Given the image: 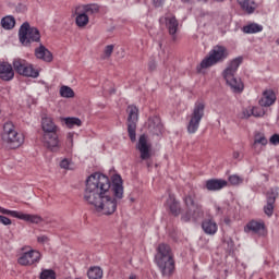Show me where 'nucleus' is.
<instances>
[{"instance_id": "1", "label": "nucleus", "mask_w": 279, "mask_h": 279, "mask_svg": "<svg viewBox=\"0 0 279 279\" xmlns=\"http://www.w3.org/2000/svg\"><path fill=\"white\" fill-rule=\"evenodd\" d=\"M110 179L95 172L86 180L84 201L94 206L96 213L101 215H114L119 199H123V179L119 174H113Z\"/></svg>"}, {"instance_id": "2", "label": "nucleus", "mask_w": 279, "mask_h": 279, "mask_svg": "<svg viewBox=\"0 0 279 279\" xmlns=\"http://www.w3.org/2000/svg\"><path fill=\"white\" fill-rule=\"evenodd\" d=\"M155 263L159 267L162 276L169 277L175 271V260L173 259V251L166 243H160L156 248Z\"/></svg>"}, {"instance_id": "3", "label": "nucleus", "mask_w": 279, "mask_h": 279, "mask_svg": "<svg viewBox=\"0 0 279 279\" xmlns=\"http://www.w3.org/2000/svg\"><path fill=\"white\" fill-rule=\"evenodd\" d=\"M183 204L185 206V213L182 214V221H197V219H202L204 217V206L197 203V193L195 190H190L187 193L183 195Z\"/></svg>"}, {"instance_id": "4", "label": "nucleus", "mask_w": 279, "mask_h": 279, "mask_svg": "<svg viewBox=\"0 0 279 279\" xmlns=\"http://www.w3.org/2000/svg\"><path fill=\"white\" fill-rule=\"evenodd\" d=\"M41 129L44 132V145L50 149V151L60 150V140L58 138V132L60 128L53 122V118L49 116L41 117Z\"/></svg>"}, {"instance_id": "5", "label": "nucleus", "mask_w": 279, "mask_h": 279, "mask_svg": "<svg viewBox=\"0 0 279 279\" xmlns=\"http://www.w3.org/2000/svg\"><path fill=\"white\" fill-rule=\"evenodd\" d=\"M243 62V58L238 57L230 61L227 69L223 71L222 76L226 80L228 86H230L233 93H243L245 85H243V81L236 77V71H239V66H241Z\"/></svg>"}, {"instance_id": "6", "label": "nucleus", "mask_w": 279, "mask_h": 279, "mask_svg": "<svg viewBox=\"0 0 279 279\" xmlns=\"http://www.w3.org/2000/svg\"><path fill=\"white\" fill-rule=\"evenodd\" d=\"M2 141L7 143L10 149H19L25 143V136L22 133H17L14 123L7 122L3 125Z\"/></svg>"}, {"instance_id": "7", "label": "nucleus", "mask_w": 279, "mask_h": 279, "mask_svg": "<svg viewBox=\"0 0 279 279\" xmlns=\"http://www.w3.org/2000/svg\"><path fill=\"white\" fill-rule=\"evenodd\" d=\"M230 52L228 51V48L219 45L215 46L209 51V54L201 62V69H210V66H215V64H220V62L228 60Z\"/></svg>"}, {"instance_id": "8", "label": "nucleus", "mask_w": 279, "mask_h": 279, "mask_svg": "<svg viewBox=\"0 0 279 279\" xmlns=\"http://www.w3.org/2000/svg\"><path fill=\"white\" fill-rule=\"evenodd\" d=\"M206 110V104L202 100H197L194 104V108L192 113L189 117L187 122V133L195 134L199 130V123H202V119H204V112Z\"/></svg>"}, {"instance_id": "9", "label": "nucleus", "mask_w": 279, "mask_h": 279, "mask_svg": "<svg viewBox=\"0 0 279 279\" xmlns=\"http://www.w3.org/2000/svg\"><path fill=\"white\" fill-rule=\"evenodd\" d=\"M19 38L24 47H29L32 43H40V31L29 26L27 22L23 23L19 31Z\"/></svg>"}, {"instance_id": "10", "label": "nucleus", "mask_w": 279, "mask_h": 279, "mask_svg": "<svg viewBox=\"0 0 279 279\" xmlns=\"http://www.w3.org/2000/svg\"><path fill=\"white\" fill-rule=\"evenodd\" d=\"M156 156L151 138L147 134L141 135V160H147V167H151L154 162L151 158Z\"/></svg>"}, {"instance_id": "11", "label": "nucleus", "mask_w": 279, "mask_h": 279, "mask_svg": "<svg viewBox=\"0 0 279 279\" xmlns=\"http://www.w3.org/2000/svg\"><path fill=\"white\" fill-rule=\"evenodd\" d=\"M128 117V132L132 143L136 142V123H138V108L129 106L126 109Z\"/></svg>"}, {"instance_id": "12", "label": "nucleus", "mask_w": 279, "mask_h": 279, "mask_svg": "<svg viewBox=\"0 0 279 279\" xmlns=\"http://www.w3.org/2000/svg\"><path fill=\"white\" fill-rule=\"evenodd\" d=\"M0 213L14 217L15 219H21L22 221H27L28 223H43V217L38 215L24 214L23 211L10 210L3 207H0Z\"/></svg>"}, {"instance_id": "13", "label": "nucleus", "mask_w": 279, "mask_h": 279, "mask_svg": "<svg viewBox=\"0 0 279 279\" xmlns=\"http://www.w3.org/2000/svg\"><path fill=\"white\" fill-rule=\"evenodd\" d=\"M144 129L148 131V134H151L153 136H160L162 134V121L160 120V117L153 116L148 118L147 122L144 124Z\"/></svg>"}, {"instance_id": "14", "label": "nucleus", "mask_w": 279, "mask_h": 279, "mask_svg": "<svg viewBox=\"0 0 279 279\" xmlns=\"http://www.w3.org/2000/svg\"><path fill=\"white\" fill-rule=\"evenodd\" d=\"M40 260V252L31 250L28 252L23 253L19 259V265H22L23 267H27L29 265H34V263H38Z\"/></svg>"}, {"instance_id": "15", "label": "nucleus", "mask_w": 279, "mask_h": 279, "mask_svg": "<svg viewBox=\"0 0 279 279\" xmlns=\"http://www.w3.org/2000/svg\"><path fill=\"white\" fill-rule=\"evenodd\" d=\"M165 207L173 217H180V215H182V206L174 194H169Z\"/></svg>"}, {"instance_id": "16", "label": "nucleus", "mask_w": 279, "mask_h": 279, "mask_svg": "<svg viewBox=\"0 0 279 279\" xmlns=\"http://www.w3.org/2000/svg\"><path fill=\"white\" fill-rule=\"evenodd\" d=\"M278 187L270 189L266 194L267 204L264 206V213L267 217H271L274 215V205L276 204V199H278Z\"/></svg>"}, {"instance_id": "17", "label": "nucleus", "mask_w": 279, "mask_h": 279, "mask_svg": "<svg viewBox=\"0 0 279 279\" xmlns=\"http://www.w3.org/2000/svg\"><path fill=\"white\" fill-rule=\"evenodd\" d=\"M244 232H252L259 236L265 234V222L263 220H251L244 227Z\"/></svg>"}, {"instance_id": "18", "label": "nucleus", "mask_w": 279, "mask_h": 279, "mask_svg": "<svg viewBox=\"0 0 279 279\" xmlns=\"http://www.w3.org/2000/svg\"><path fill=\"white\" fill-rule=\"evenodd\" d=\"M0 80L3 82L14 80V68L9 62L0 61Z\"/></svg>"}, {"instance_id": "19", "label": "nucleus", "mask_w": 279, "mask_h": 279, "mask_svg": "<svg viewBox=\"0 0 279 279\" xmlns=\"http://www.w3.org/2000/svg\"><path fill=\"white\" fill-rule=\"evenodd\" d=\"M274 104H276V93L271 89L264 90L263 96L259 99V106L269 108V106H274Z\"/></svg>"}, {"instance_id": "20", "label": "nucleus", "mask_w": 279, "mask_h": 279, "mask_svg": "<svg viewBox=\"0 0 279 279\" xmlns=\"http://www.w3.org/2000/svg\"><path fill=\"white\" fill-rule=\"evenodd\" d=\"M268 141L267 137H265L264 133H256L254 136V143L252 145L254 151H256V154H260V151H263V147H266Z\"/></svg>"}, {"instance_id": "21", "label": "nucleus", "mask_w": 279, "mask_h": 279, "mask_svg": "<svg viewBox=\"0 0 279 279\" xmlns=\"http://www.w3.org/2000/svg\"><path fill=\"white\" fill-rule=\"evenodd\" d=\"M180 23L178 22V19H175V15L167 16L166 17V27L172 36V40H175V34H178V27Z\"/></svg>"}, {"instance_id": "22", "label": "nucleus", "mask_w": 279, "mask_h": 279, "mask_svg": "<svg viewBox=\"0 0 279 279\" xmlns=\"http://www.w3.org/2000/svg\"><path fill=\"white\" fill-rule=\"evenodd\" d=\"M228 186V181L221 179H210L206 181L207 191H221Z\"/></svg>"}, {"instance_id": "23", "label": "nucleus", "mask_w": 279, "mask_h": 279, "mask_svg": "<svg viewBox=\"0 0 279 279\" xmlns=\"http://www.w3.org/2000/svg\"><path fill=\"white\" fill-rule=\"evenodd\" d=\"M202 228L205 234H217V222L213 218H207L203 220Z\"/></svg>"}, {"instance_id": "24", "label": "nucleus", "mask_w": 279, "mask_h": 279, "mask_svg": "<svg viewBox=\"0 0 279 279\" xmlns=\"http://www.w3.org/2000/svg\"><path fill=\"white\" fill-rule=\"evenodd\" d=\"M35 56L39 60H44V62H51L53 60V54L49 49H46L45 46L40 45L39 48L35 49Z\"/></svg>"}, {"instance_id": "25", "label": "nucleus", "mask_w": 279, "mask_h": 279, "mask_svg": "<svg viewBox=\"0 0 279 279\" xmlns=\"http://www.w3.org/2000/svg\"><path fill=\"white\" fill-rule=\"evenodd\" d=\"M238 3L246 14H254L258 8V3L254 0H238Z\"/></svg>"}, {"instance_id": "26", "label": "nucleus", "mask_w": 279, "mask_h": 279, "mask_svg": "<svg viewBox=\"0 0 279 279\" xmlns=\"http://www.w3.org/2000/svg\"><path fill=\"white\" fill-rule=\"evenodd\" d=\"M21 75H23L24 77L36 78L40 75V72H38V70H36L34 65H32V63H27Z\"/></svg>"}, {"instance_id": "27", "label": "nucleus", "mask_w": 279, "mask_h": 279, "mask_svg": "<svg viewBox=\"0 0 279 279\" xmlns=\"http://www.w3.org/2000/svg\"><path fill=\"white\" fill-rule=\"evenodd\" d=\"M28 63L29 62L21 58L14 59L13 69L19 73V75H22L23 71H25V68L27 66Z\"/></svg>"}, {"instance_id": "28", "label": "nucleus", "mask_w": 279, "mask_h": 279, "mask_svg": "<svg viewBox=\"0 0 279 279\" xmlns=\"http://www.w3.org/2000/svg\"><path fill=\"white\" fill-rule=\"evenodd\" d=\"M243 32L244 34H258L263 32V25H259L257 23H252L243 26Z\"/></svg>"}, {"instance_id": "29", "label": "nucleus", "mask_w": 279, "mask_h": 279, "mask_svg": "<svg viewBox=\"0 0 279 279\" xmlns=\"http://www.w3.org/2000/svg\"><path fill=\"white\" fill-rule=\"evenodd\" d=\"M216 215L223 217V215H230V204L223 203L222 205H215Z\"/></svg>"}, {"instance_id": "30", "label": "nucleus", "mask_w": 279, "mask_h": 279, "mask_svg": "<svg viewBox=\"0 0 279 279\" xmlns=\"http://www.w3.org/2000/svg\"><path fill=\"white\" fill-rule=\"evenodd\" d=\"M88 14L84 13H76L75 23L77 27H86L88 25Z\"/></svg>"}, {"instance_id": "31", "label": "nucleus", "mask_w": 279, "mask_h": 279, "mask_svg": "<svg viewBox=\"0 0 279 279\" xmlns=\"http://www.w3.org/2000/svg\"><path fill=\"white\" fill-rule=\"evenodd\" d=\"M14 25H16V20L12 15H8L1 20L3 29H13Z\"/></svg>"}, {"instance_id": "32", "label": "nucleus", "mask_w": 279, "mask_h": 279, "mask_svg": "<svg viewBox=\"0 0 279 279\" xmlns=\"http://www.w3.org/2000/svg\"><path fill=\"white\" fill-rule=\"evenodd\" d=\"M89 279H101L104 277V270L99 267H93L87 271Z\"/></svg>"}, {"instance_id": "33", "label": "nucleus", "mask_w": 279, "mask_h": 279, "mask_svg": "<svg viewBox=\"0 0 279 279\" xmlns=\"http://www.w3.org/2000/svg\"><path fill=\"white\" fill-rule=\"evenodd\" d=\"M60 95H61V97H65L66 99H71V98L75 97V92H73V89L69 86H62L60 88Z\"/></svg>"}, {"instance_id": "34", "label": "nucleus", "mask_w": 279, "mask_h": 279, "mask_svg": "<svg viewBox=\"0 0 279 279\" xmlns=\"http://www.w3.org/2000/svg\"><path fill=\"white\" fill-rule=\"evenodd\" d=\"M83 10L86 14H98L99 4H86L83 7Z\"/></svg>"}, {"instance_id": "35", "label": "nucleus", "mask_w": 279, "mask_h": 279, "mask_svg": "<svg viewBox=\"0 0 279 279\" xmlns=\"http://www.w3.org/2000/svg\"><path fill=\"white\" fill-rule=\"evenodd\" d=\"M114 52V45H108L105 47L101 59L102 60H108Z\"/></svg>"}, {"instance_id": "36", "label": "nucleus", "mask_w": 279, "mask_h": 279, "mask_svg": "<svg viewBox=\"0 0 279 279\" xmlns=\"http://www.w3.org/2000/svg\"><path fill=\"white\" fill-rule=\"evenodd\" d=\"M65 125H68V128H73L74 125L80 128L82 125V120H80V118H65Z\"/></svg>"}, {"instance_id": "37", "label": "nucleus", "mask_w": 279, "mask_h": 279, "mask_svg": "<svg viewBox=\"0 0 279 279\" xmlns=\"http://www.w3.org/2000/svg\"><path fill=\"white\" fill-rule=\"evenodd\" d=\"M40 279H56V271H53V270H44L40 274Z\"/></svg>"}, {"instance_id": "38", "label": "nucleus", "mask_w": 279, "mask_h": 279, "mask_svg": "<svg viewBox=\"0 0 279 279\" xmlns=\"http://www.w3.org/2000/svg\"><path fill=\"white\" fill-rule=\"evenodd\" d=\"M229 182L230 184H233V186H236L239 184L243 183V179H241V177L233 174L229 177Z\"/></svg>"}, {"instance_id": "39", "label": "nucleus", "mask_w": 279, "mask_h": 279, "mask_svg": "<svg viewBox=\"0 0 279 279\" xmlns=\"http://www.w3.org/2000/svg\"><path fill=\"white\" fill-rule=\"evenodd\" d=\"M251 109H252L253 117H256V118L265 117V110L263 108L253 107Z\"/></svg>"}, {"instance_id": "40", "label": "nucleus", "mask_w": 279, "mask_h": 279, "mask_svg": "<svg viewBox=\"0 0 279 279\" xmlns=\"http://www.w3.org/2000/svg\"><path fill=\"white\" fill-rule=\"evenodd\" d=\"M61 169H71V161L69 159H63L60 162Z\"/></svg>"}, {"instance_id": "41", "label": "nucleus", "mask_w": 279, "mask_h": 279, "mask_svg": "<svg viewBox=\"0 0 279 279\" xmlns=\"http://www.w3.org/2000/svg\"><path fill=\"white\" fill-rule=\"evenodd\" d=\"M0 223L3 226H12V220L5 216H0Z\"/></svg>"}, {"instance_id": "42", "label": "nucleus", "mask_w": 279, "mask_h": 279, "mask_svg": "<svg viewBox=\"0 0 279 279\" xmlns=\"http://www.w3.org/2000/svg\"><path fill=\"white\" fill-rule=\"evenodd\" d=\"M269 141L271 145H279V134H274Z\"/></svg>"}, {"instance_id": "43", "label": "nucleus", "mask_w": 279, "mask_h": 279, "mask_svg": "<svg viewBox=\"0 0 279 279\" xmlns=\"http://www.w3.org/2000/svg\"><path fill=\"white\" fill-rule=\"evenodd\" d=\"M243 117H244V119H250V117H253L252 108L244 109L243 110Z\"/></svg>"}, {"instance_id": "44", "label": "nucleus", "mask_w": 279, "mask_h": 279, "mask_svg": "<svg viewBox=\"0 0 279 279\" xmlns=\"http://www.w3.org/2000/svg\"><path fill=\"white\" fill-rule=\"evenodd\" d=\"M37 241L38 243H49V238L47 235H39Z\"/></svg>"}, {"instance_id": "45", "label": "nucleus", "mask_w": 279, "mask_h": 279, "mask_svg": "<svg viewBox=\"0 0 279 279\" xmlns=\"http://www.w3.org/2000/svg\"><path fill=\"white\" fill-rule=\"evenodd\" d=\"M165 1L167 0H153V3L155 8H162V5H165Z\"/></svg>"}, {"instance_id": "46", "label": "nucleus", "mask_w": 279, "mask_h": 279, "mask_svg": "<svg viewBox=\"0 0 279 279\" xmlns=\"http://www.w3.org/2000/svg\"><path fill=\"white\" fill-rule=\"evenodd\" d=\"M66 142H68V145H71V147H73V133H68Z\"/></svg>"}, {"instance_id": "47", "label": "nucleus", "mask_w": 279, "mask_h": 279, "mask_svg": "<svg viewBox=\"0 0 279 279\" xmlns=\"http://www.w3.org/2000/svg\"><path fill=\"white\" fill-rule=\"evenodd\" d=\"M233 158H234V160H239L241 158V153L238 151V150H234L233 151Z\"/></svg>"}, {"instance_id": "48", "label": "nucleus", "mask_w": 279, "mask_h": 279, "mask_svg": "<svg viewBox=\"0 0 279 279\" xmlns=\"http://www.w3.org/2000/svg\"><path fill=\"white\" fill-rule=\"evenodd\" d=\"M136 149H137L138 151H141V140H138V142H137Z\"/></svg>"}, {"instance_id": "49", "label": "nucleus", "mask_w": 279, "mask_h": 279, "mask_svg": "<svg viewBox=\"0 0 279 279\" xmlns=\"http://www.w3.org/2000/svg\"><path fill=\"white\" fill-rule=\"evenodd\" d=\"M225 223L229 225L230 223V218H225Z\"/></svg>"}, {"instance_id": "50", "label": "nucleus", "mask_w": 279, "mask_h": 279, "mask_svg": "<svg viewBox=\"0 0 279 279\" xmlns=\"http://www.w3.org/2000/svg\"><path fill=\"white\" fill-rule=\"evenodd\" d=\"M149 69L154 71V69H156V65H149Z\"/></svg>"}, {"instance_id": "51", "label": "nucleus", "mask_w": 279, "mask_h": 279, "mask_svg": "<svg viewBox=\"0 0 279 279\" xmlns=\"http://www.w3.org/2000/svg\"><path fill=\"white\" fill-rule=\"evenodd\" d=\"M130 279H136V276H131Z\"/></svg>"}, {"instance_id": "52", "label": "nucleus", "mask_w": 279, "mask_h": 279, "mask_svg": "<svg viewBox=\"0 0 279 279\" xmlns=\"http://www.w3.org/2000/svg\"><path fill=\"white\" fill-rule=\"evenodd\" d=\"M199 1H203V3H207L208 0H199Z\"/></svg>"}, {"instance_id": "53", "label": "nucleus", "mask_w": 279, "mask_h": 279, "mask_svg": "<svg viewBox=\"0 0 279 279\" xmlns=\"http://www.w3.org/2000/svg\"><path fill=\"white\" fill-rule=\"evenodd\" d=\"M215 1H218V2H219V1H223V0H215Z\"/></svg>"}, {"instance_id": "54", "label": "nucleus", "mask_w": 279, "mask_h": 279, "mask_svg": "<svg viewBox=\"0 0 279 279\" xmlns=\"http://www.w3.org/2000/svg\"><path fill=\"white\" fill-rule=\"evenodd\" d=\"M185 1H191V0H185Z\"/></svg>"}]
</instances>
